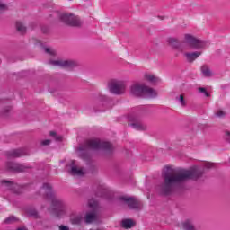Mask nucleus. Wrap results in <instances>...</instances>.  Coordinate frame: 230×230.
Returning a JSON list of instances; mask_svg holds the SVG:
<instances>
[{
  "instance_id": "obj_37",
  "label": "nucleus",
  "mask_w": 230,
  "mask_h": 230,
  "mask_svg": "<svg viewBox=\"0 0 230 230\" xmlns=\"http://www.w3.org/2000/svg\"><path fill=\"white\" fill-rule=\"evenodd\" d=\"M30 215H31L32 217H37V211H32Z\"/></svg>"
},
{
  "instance_id": "obj_35",
  "label": "nucleus",
  "mask_w": 230,
  "mask_h": 230,
  "mask_svg": "<svg viewBox=\"0 0 230 230\" xmlns=\"http://www.w3.org/2000/svg\"><path fill=\"white\" fill-rule=\"evenodd\" d=\"M214 166H215V164H213V163L208 162L205 164V167H207V168H213Z\"/></svg>"
},
{
  "instance_id": "obj_11",
  "label": "nucleus",
  "mask_w": 230,
  "mask_h": 230,
  "mask_svg": "<svg viewBox=\"0 0 230 230\" xmlns=\"http://www.w3.org/2000/svg\"><path fill=\"white\" fill-rule=\"evenodd\" d=\"M6 168L10 172H26V166L21 164H15L13 162H9L6 164Z\"/></svg>"
},
{
  "instance_id": "obj_17",
  "label": "nucleus",
  "mask_w": 230,
  "mask_h": 230,
  "mask_svg": "<svg viewBox=\"0 0 230 230\" xmlns=\"http://www.w3.org/2000/svg\"><path fill=\"white\" fill-rule=\"evenodd\" d=\"M182 227L184 230H195L193 226V222L191 219H187L182 223Z\"/></svg>"
},
{
  "instance_id": "obj_12",
  "label": "nucleus",
  "mask_w": 230,
  "mask_h": 230,
  "mask_svg": "<svg viewBox=\"0 0 230 230\" xmlns=\"http://www.w3.org/2000/svg\"><path fill=\"white\" fill-rule=\"evenodd\" d=\"M202 55L201 51H195V52H185L184 57L187 62H195Z\"/></svg>"
},
{
  "instance_id": "obj_24",
  "label": "nucleus",
  "mask_w": 230,
  "mask_h": 230,
  "mask_svg": "<svg viewBox=\"0 0 230 230\" xmlns=\"http://www.w3.org/2000/svg\"><path fill=\"white\" fill-rule=\"evenodd\" d=\"M215 116L216 118H224L226 116V112L224 111V110H217L215 111Z\"/></svg>"
},
{
  "instance_id": "obj_20",
  "label": "nucleus",
  "mask_w": 230,
  "mask_h": 230,
  "mask_svg": "<svg viewBox=\"0 0 230 230\" xmlns=\"http://www.w3.org/2000/svg\"><path fill=\"white\" fill-rule=\"evenodd\" d=\"M24 155V152L21 149L13 150L10 153L11 157H22Z\"/></svg>"
},
{
  "instance_id": "obj_2",
  "label": "nucleus",
  "mask_w": 230,
  "mask_h": 230,
  "mask_svg": "<svg viewBox=\"0 0 230 230\" xmlns=\"http://www.w3.org/2000/svg\"><path fill=\"white\" fill-rule=\"evenodd\" d=\"M87 150H102L103 152H111L112 150V145L109 142L102 141L98 138L88 139L84 146H79L77 148V155L84 161L89 159Z\"/></svg>"
},
{
  "instance_id": "obj_22",
  "label": "nucleus",
  "mask_w": 230,
  "mask_h": 230,
  "mask_svg": "<svg viewBox=\"0 0 230 230\" xmlns=\"http://www.w3.org/2000/svg\"><path fill=\"white\" fill-rule=\"evenodd\" d=\"M201 72H202V75H204L205 76H211L213 75L211 73V70L209 69V66H203L201 67Z\"/></svg>"
},
{
  "instance_id": "obj_29",
  "label": "nucleus",
  "mask_w": 230,
  "mask_h": 230,
  "mask_svg": "<svg viewBox=\"0 0 230 230\" xmlns=\"http://www.w3.org/2000/svg\"><path fill=\"white\" fill-rule=\"evenodd\" d=\"M15 220H17V218H15V217L10 216L9 217H7V218L4 220V223H5V224H12V222H15Z\"/></svg>"
},
{
  "instance_id": "obj_25",
  "label": "nucleus",
  "mask_w": 230,
  "mask_h": 230,
  "mask_svg": "<svg viewBox=\"0 0 230 230\" xmlns=\"http://www.w3.org/2000/svg\"><path fill=\"white\" fill-rule=\"evenodd\" d=\"M49 136H51V137H54L56 141H62V136L57 135L55 131H50Z\"/></svg>"
},
{
  "instance_id": "obj_14",
  "label": "nucleus",
  "mask_w": 230,
  "mask_h": 230,
  "mask_svg": "<svg viewBox=\"0 0 230 230\" xmlns=\"http://www.w3.org/2000/svg\"><path fill=\"white\" fill-rule=\"evenodd\" d=\"M70 220L72 224L78 225L80 224V222H82V220H84V216L82 214H79L77 216H75V214H72L70 216Z\"/></svg>"
},
{
  "instance_id": "obj_32",
  "label": "nucleus",
  "mask_w": 230,
  "mask_h": 230,
  "mask_svg": "<svg viewBox=\"0 0 230 230\" xmlns=\"http://www.w3.org/2000/svg\"><path fill=\"white\" fill-rule=\"evenodd\" d=\"M224 139H226V141L230 143V131H227V130L225 131Z\"/></svg>"
},
{
  "instance_id": "obj_1",
  "label": "nucleus",
  "mask_w": 230,
  "mask_h": 230,
  "mask_svg": "<svg viewBox=\"0 0 230 230\" xmlns=\"http://www.w3.org/2000/svg\"><path fill=\"white\" fill-rule=\"evenodd\" d=\"M164 179V184L158 187V191L162 195H170L173 192V190L177 184H182L190 179H199L202 177V171L198 168H192L190 170H179L173 171L172 167L166 166L162 173Z\"/></svg>"
},
{
  "instance_id": "obj_36",
  "label": "nucleus",
  "mask_w": 230,
  "mask_h": 230,
  "mask_svg": "<svg viewBox=\"0 0 230 230\" xmlns=\"http://www.w3.org/2000/svg\"><path fill=\"white\" fill-rule=\"evenodd\" d=\"M59 230H69V227H67L66 226H60Z\"/></svg>"
},
{
  "instance_id": "obj_21",
  "label": "nucleus",
  "mask_w": 230,
  "mask_h": 230,
  "mask_svg": "<svg viewBox=\"0 0 230 230\" xmlns=\"http://www.w3.org/2000/svg\"><path fill=\"white\" fill-rule=\"evenodd\" d=\"M16 30L21 33H26V27L21 22H16Z\"/></svg>"
},
{
  "instance_id": "obj_31",
  "label": "nucleus",
  "mask_w": 230,
  "mask_h": 230,
  "mask_svg": "<svg viewBox=\"0 0 230 230\" xmlns=\"http://www.w3.org/2000/svg\"><path fill=\"white\" fill-rule=\"evenodd\" d=\"M97 102H107V95H99V97L97 98Z\"/></svg>"
},
{
  "instance_id": "obj_33",
  "label": "nucleus",
  "mask_w": 230,
  "mask_h": 230,
  "mask_svg": "<svg viewBox=\"0 0 230 230\" xmlns=\"http://www.w3.org/2000/svg\"><path fill=\"white\" fill-rule=\"evenodd\" d=\"M45 51L49 54V55H55V49H50V48H46Z\"/></svg>"
},
{
  "instance_id": "obj_7",
  "label": "nucleus",
  "mask_w": 230,
  "mask_h": 230,
  "mask_svg": "<svg viewBox=\"0 0 230 230\" xmlns=\"http://www.w3.org/2000/svg\"><path fill=\"white\" fill-rule=\"evenodd\" d=\"M60 20L68 26L78 27L82 26V24L84 23V22H82V19H80L78 15L71 13H61Z\"/></svg>"
},
{
  "instance_id": "obj_30",
  "label": "nucleus",
  "mask_w": 230,
  "mask_h": 230,
  "mask_svg": "<svg viewBox=\"0 0 230 230\" xmlns=\"http://www.w3.org/2000/svg\"><path fill=\"white\" fill-rule=\"evenodd\" d=\"M88 204L92 209H96V208H98V202L94 200H90Z\"/></svg>"
},
{
  "instance_id": "obj_19",
  "label": "nucleus",
  "mask_w": 230,
  "mask_h": 230,
  "mask_svg": "<svg viewBox=\"0 0 230 230\" xmlns=\"http://www.w3.org/2000/svg\"><path fill=\"white\" fill-rule=\"evenodd\" d=\"M176 102L181 105V107H186L187 105L186 99H184L183 94L176 96Z\"/></svg>"
},
{
  "instance_id": "obj_26",
  "label": "nucleus",
  "mask_w": 230,
  "mask_h": 230,
  "mask_svg": "<svg viewBox=\"0 0 230 230\" xmlns=\"http://www.w3.org/2000/svg\"><path fill=\"white\" fill-rule=\"evenodd\" d=\"M4 10H8V5L4 0H0V12H4Z\"/></svg>"
},
{
  "instance_id": "obj_34",
  "label": "nucleus",
  "mask_w": 230,
  "mask_h": 230,
  "mask_svg": "<svg viewBox=\"0 0 230 230\" xmlns=\"http://www.w3.org/2000/svg\"><path fill=\"white\" fill-rule=\"evenodd\" d=\"M42 146H48V145H51V140L46 139L41 141Z\"/></svg>"
},
{
  "instance_id": "obj_28",
  "label": "nucleus",
  "mask_w": 230,
  "mask_h": 230,
  "mask_svg": "<svg viewBox=\"0 0 230 230\" xmlns=\"http://www.w3.org/2000/svg\"><path fill=\"white\" fill-rule=\"evenodd\" d=\"M131 127H133V128H136L137 130H145L146 128V127L142 124H131Z\"/></svg>"
},
{
  "instance_id": "obj_3",
  "label": "nucleus",
  "mask_w": 230,
  "mask_h": 230,
  "mask_svg": "<svg viewBox=\"0 0 230 230\" xmlns=\"http://www.w3.org/2000/svg\"><path fill=\"white\" fill-rule=\"evenodd\" d=\"M41 191L42 193H45L49 199H51L52 206L57 217H64L67 211V204H66L64 200L55 197L51 185L49 183H44L41 188Z\"/></svg>"
},
{
  "instance_id": "obj_39",
  "label": "nucleus",
  "mask_w": 230,
  "mask_h": 230,
  "mask_svg": "<svg viewBox=\"0 0 230 230\" xmlns=\"http://www.w3.org/2000/svg\"><path fill=\"white\" fill-rule=\"evenodd\" d=\"M69 1H73V0H69Z\"/></svg>"
},
{
  "instance_id": "obj_8",
  "label": "nucleus",
  "mask_w": 230,
  "mask_h": 230,
  "mask_svg": "<svg viewBox=\"0 0 230 230\" xmlns=\"http://www.w3.org/2000/svg\"><path fill=\"white\" fill-rule=\"evenodd\" d=\"M50 66H54V67H63L65 69H73L75 66H76V63H75L72 60H50L49 62Z\"/></svg>"
},
{
  "instance_id": "obj_5",
  "label": "nucleus",
  "mask_w": 230,
  "mask_h": 230,
  "mask_svg": "<svg viewBox=\"0 0 230 230\" xmlns=\"http://www.w3.org/2000/svg\"><path fill=\"white\" fill-rule=\"evenodd\" d=\"M183 40L189 44L190 48L192 49H204V48L208 46V42L191 33H185L183 35Z\"/></svg>"
},
{
  "instance_id": "obj_10",
  "label": "nucleus",
  "mask_w": 230,
  "mask_h": 230,
  "mask_svg": "<svg viewBox=\"0 0 230 230\" xmlns=\"http://www.w3.org/2000/svg\"><path fill=\"white\" fill-rule=\"evenodd\" d=\"M68 166L71 168V175H77L79 177H81V175H85V169L78 167V165H76V161L71 160Z\"/></svg>"
},
{
  "instance_id": "obj_9",
  "label": "nucleus",
  "mask_w": 230,
  "mask_h": 230,
  "mask_svg": "<svg viewBox=\"0 0 230 230\" xmlns=\"http://www.w3.org/2000/svg\"><path fill=\"white\" fill-rule=\"evenodd\" d=\"M120 200L126 202V204H128L131 209H141V208H143L141 201L136 199L135 198L123 196L120 198Z\"/></svg>"
},
{
  "instance_id": "obj_16",
  "label": "nucleus",
  "mask_w": 230,
  "mask_h": 230,
  "mask_svg": "<svg viewBox=\"0 0 230 230\" xmlns=\"http://www.w3.org/2000/svg\"><path fill=\"white\" fill-rule=\"evenodd\" d=\"M136 226V223L132 219H124L122 220V227L124 229H130Z\"/></svg>"
},
{
  "instance_id": "obj_13",
  "label": "nucleus",
  "mask_w": 230,
  "mask_h": 230,
  "mask_svg": "<svg viewBox=\"0 0 230 230\" xmlns=\"http://www.w3.org/2000/svg\"><path fill=\"white\" fill-rule=\"evenodd\" d=\"M144 78L145 80H146V82H150V84H157V82H159V77L155 76L154 74H145L144 75Z\"/></svg>"
},
{
  "instance_id": "obj_27",
  "label": "nucleus",
  "mask_w": 230,
  "mask_h": 230,
  "mask_svg": "<svg viewBox=\"0 0 230 230\" xmlns=\"http://www.w3.org/2000/svg\"><path fill=\"white\" fill-rule=\"evenodd\" d=\"M199 93H200L201 94H204V96H206L207 98H209V93H208V91L206 90V88H204V87H199Z\"/></svg>"
},
{
  "instance_id": "obj_38",
  "label": "nucleus",
  "mask_w": 230,
  "mask_h": 230,
  "mask_svg": "<svg viewBox=\"0 0 230 230\" xmlns=\"http://www.w3.org/2000/svg\"><path fill=\"white\" fill-rule=\"evenodd\" d=\"M17 230H28L26 227H20Z\"/></svg>"
},
{
  "instance_id": "obj_15",
  "label": "nucleus",
  "mask_w": 230,
  "mask_h": 230,
  "mask_svg": "<svg viewBox=\"0 0 230 230\" xmlns=\"http://www.w3.org/2000/svg\"><path fill=\"white\" fill-rule=\"evenodd\" d=\"M1 184L4 188H7V190H13L14 188H17V184L6 180H2Z\"/></svg>"
},
{
  "instance_id": "obj_6",
  "label": "nucleus",
  "mask_w": 230,
  "mask_h": 230,
  "mask_svg": "<svg viewBox=\"0 0 230 230\" xmlns=\"http://www.w3.org/2000/svg\"><path fill=\"white\" fill-rule=\"evenodd\" d=\"M125 89H127V85L124 81L111 79L108 82V90L112 94H123L125 93Z\"/></svg>"
},
{
  "instance_id": "obj_4",
  "label": "nucleus",
  "mask_w": 230,
  "mask_h": 230,
  "mask_svg": "<svg viewBox=\"0 0 230 230\" xmlns=\"http://www.w3.org/2000/svg\"><path fill=\"white\" fill-rule=\"evenodd\" d=\"M130 94L137 98H155L157 91L145 84L137 83L130 87Z\"/></svg>"
},
{
  "instance_id": "obj_18",
  "label": "nucleus",
  "mask_w": 230,
  "mask_h": 230,
  "mask_svg": "<svg viewBox=\"0 0 230 230\" xmlns=\"http://www.w3.org/2000/svg\"><path fill=\"white\" fill-rule=\"evenodd\" d=\"M96 220V214L95 213H89L85 217L86 224H93Z\"/></svg>"
},
{
  "instance_id": "obj_23",
  "label": "nucleus",
  "mask_w": 230,
  "mask_h": 230,
  "mask_svg": "<svg viewBox=\"0 0 230 230\" xmlns=\"http://www.w3.org/2000/svg\"><path fill=\"white\" fill-rule=\"evenodd\" d=\"M168 42H169V44H171V46H174V48H177V44H179V39H177V38H169Z\"/></svg>"
}]
</instances>
